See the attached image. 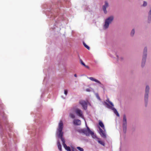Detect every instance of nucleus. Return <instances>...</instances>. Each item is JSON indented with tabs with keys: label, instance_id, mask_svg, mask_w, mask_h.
<instances>
[{
	"label": "nucleus",
	"instance_id": "1",
	"mask_svg": "<svg viewBox=\"0 0 151 151\" xmlns=\"http://www.w3.org/2000/svg\"><path fill=\"white\" fill-rule=\"evenodd\" d=\"M63 128V123L62 121L60 120L58 124V128L57 129V134L59 137L60 138L62 141L63 145H64L65 141V139L63 137V132H62V130Z\"/></svg>",
	"mask_w": 151,
	"mask_h": 151
},
{
	"label": "nucleus",
	"instance_id": "2",
	"mask_svg": "<svg viewBox=\"0 0 151 151\" xmlns=\"http://www.w3.org/2000/svg\"><path fill=\"white\" fill-rule=\"evenodd\" d=\"M113 19L114 17L112 16H110L106 19L105 22L104 27L105 29L109 27L110 23L111 22Z\"/></svg>",
	"mask_w": 151,
	"mask_h": 151
},
{
	"label": "nucleus",
	"instance_id": "3",
	"mask_svg": "<svg viewBox=\"0 0 151 151\" xmlns=\"http://www.w3.org/2000/svg\"><path fill=\"white\" fill-rule=\"evenodd\" d=\"M147 49L146 47L145 48L143 51V58L142 59L141 65L143 67L145 64L147 55Z\"/></svg>",
	"mask_w": 151,
	"mask_h": 151
},
{
	"label": "nucleus",
	"instance_id": "4",
	"mask_svg": "<svg viewBox=\"0 0 151 151\" xmlns=\"http://www.w3.org/2000/svg\"><path fill=\"white\" fill-rule=\"evenodd\" d=\"M127 127V122L126 117L125 115L123 116V127L124 132L125 133L126 132Z\"/></svg>",
	"mask_w": 151,
	"mask_h": 151
},
{
	"label": "nucleus",
	"instance_id": "5",
	"mask_svg": "<svg viewBox=\"0 0 151 151\" xmlns=\"http://www.w3.org/2000/svg\"><path fill=\"white\" fill-rule=\"evenodd\" d=\"M88 102L87 101H85L83 100H81L79 101V103L81 105L84 109L86 110L87 108Z\"/></svg>",
	"mask_w": 151,
	"mask_h": 151
},
{
	"label": "nucleus",
	"instance_id": "6",
	"mask_svg": "<svg viewBox=\"0 0 151 151\" xmlns=\"http://www.w3.org/2000/svg\"><path fill=\"white\" fill-rule=\"evenodd\" d=\"M83 132L86 136H89L90 134L93 135L94 134L93 132L90 130L88 127H87V129L83 130Z\"/></svg>",
	"mask_w": 151,
	"mask_h": 151
},
{
	"label": "nucleus",
	"instance_id": "7",
	"mask_svg": "<svg viewBox=\"0 0 151 151\" xmlns=\"http://www.w3.org/2000/svg\"><path fill=\"white\" fill-rule=\"evenodd\" d=\"M149 89V86H146L145 89V103H146L147 100Z\"/></svg>",
	"mask_w": 151,
	"mask_h": 151
},
{
	"label": "nucleus",
	"instance_id": "8",
	"mask_svg": "<svg viewBox=\"0 0 151 151\" xmlns=\"http://www.w3.org/2000/svg\"><path fill=\"white\" fill-rule=\"evenodd\" d=\"M105 103L108 108L111 109L118 116H119V114L116 110L115 108L113 107V106H110L107 103L105 102Z\"/></svg>",
	"mask_w": 151,
	"mask_h": 151
},
{
	"label": "nucleus",
	"instance_id": "9",
	"mask_svg": "<svg viewBox=\"0 0 151 151\" xmlns=\"http://www.w3.org/2000/svg\"><path fill=\"white\" fill-rule=\"evenodd\" d=\"M99 133L101 136L104 138H106V136L105 131L100 127H99Z\"/></svg>",
	"mask_w": 151,
	"mask_h": 151
},
{
	"label": "nucleus",
	"instance_id": "10",
	"mask_svg": "<svg viewBox=\"0 0 151 151\" xmlns=\"http://www.w3.org/2000/svg\"><path fill=\"white\" fill-rule=\"evenodd\" d=\"M75 112L78 116L81 117H83L82 111L81 110L77 109L75 110Z\"/></svg>",
	"mask_w": 151,
	"mask_h": 151
},
{
	"label": "nucleus",
	"instance_id": "11",
	"mask_svg": "<svg viewBox=\"0 0 151 151\" xmlns=\"http://www.w3.org/2000/svg\"><path fill=\"white\" fill-rule=\"evenodd\" d=\"M105 5H104L103 6V9L104 13L105 14H106L107 13L106 8L109 5L108 2L106 1H105Z\"/></svg>",
	"mask_w": 151,
	"mask_h": 151
},
{
	"label": "nucleus",
	"instance_id": "12",
	"mask_svg": "<svg viewBox=\"0 0 151 151\" xmlns=\"http://www.w3.org/2000/svg\"><path fill=\"white\" fill-rule=\"evenodd\" d=\"M73 123L75 125H80L81 124V121L78 119H74L73 121Z\"/></svg>",
	"mask_w": 151,
	"mask_h": 151
},
{
	"label": "nucleus",
	"instance_id": "13",
	"mask_svg": "<svg viewBox=\"0 0 151 151\" xmlns=\"http://www.w3.org/2000/svg\"><path fill=\"white\" fill-rule=\"evenodd\" d=\"M89 79H90L91 80V81H95V82H96L100 84H101V83L98 80L96 79H94L93 78V77H89V78H88Z\"/></svg>",
	"mask_w": 151,
	"mask_h": 151
},
{
	"label": "nucleus",
	"instance_id": "14",
	"mask_svg": "<svg viewBox=\"0 0 151 151\" xmlns=\"http://www.w3.org/2000/svg\"><path fill=\"white\" fill-rule=\"evenodd\" d=\"M63 146L65 149L67 151H71L70 147L69 146H67L66 144H65Z\"/></svg>",
	"mask_w": 151,
	"mask_h": 151
},
{
	"label": "nucleus",
	"instance_id": "15",
	"mask_svg": "<svg viewBox=\"0 0 151 151\" xmlns=\"http://www.w3.org/2000/svg\"><path fill=\"white\" fill-rule=\"evenodd\" d=\"M57 145L59 150L60 151H62V147L61 145L59 142V141H58L57 142Z\"/></svg>",
	"mask_w": 151,
	"mask_h": 151
},
{
	"label": "nucleus",
	"instance_id": "16",
	"mask_svg": "<svg viewBox=\"0 0 151 151\" xmlns=\"http://www.w3.org/2000/svg\"><path fill=\"white\" fill-rule=\"evenodd\" d=\"M99 124L100 126L103 129H104V125L103 122L101 121H99Z\"/></svg>",
	"mask_w": 151,
	"mask_h": 151
},
{
	"label": "nucleus",
	"instance_id": "17",
	"mask_svg": "<svg viewBox=\"0 0 151 151\" xmlns=\"http://www.w3.org/2000/svg\"><path fill=\"white\" fill-rule=\"evenodd\" d=\"M98 142L99 143H100L102 145L104 146H105V143L103 141H101V140H99L98 141Z\"/></svg>",
	"mask_w": 151,
	"mask_h": 151
},
{
	"label": "nucleus",
	"instance_id": "18",
	"mask_svg": "<svg viewBox=\"0 0 151 151\" xmlns=\"http://www.w3.org/2000/svg\"><path fill=\"white\" fill-rule=\"evenodd\" d=\"M83 45H84V46L88 50H90V47L88 46L87 45H86V44L84 42H83Z\"/></svg>",
	"mask_w": 151,
	"mask_h": 151
},
{
	"label": "nucleus",
	"instance_id": "19",
	"mask_svg": "<svg viewBox=\"0 0 151 151\" xmlns=\"http://www.w3.org/2000/svg\"><path fill=\"white\" fill-rule=\"evenodd\" d=\"M106 101L108 102L110 104V105L111 106H113L114 105L112 104V103L109 101V99H107L106 100Z\"/></svg>",
	"mask_w": 151,
	"mask_h": 151
},
{
	"label": "nucleus",
	"instance_id": "20",
	"mask_svg": "<svg viewBox=\"0 0 151 151\" xmlns=\"http://www.w3.org/2000/svg\"><path fill=\"white\" fill-rule=\"evenodd\" d=\"M69 115L71 118L73 119L75 118V115L72 113H70Z\"/></svg>",
	"mask_w": 151,
	"mask_h": 151
},
{
	"label": "nucleus",
	"instance_id": "21",
	"mask_svg": "<svg viewBox=\"0 0 151 151\" xmlns=\"http://www.w3.org/2000/svg\"><path fill=\"white\" fill-rule=\"evenodd\" d=\"M77 149H78L80 151H84L83 149L79 147H77Z\"/></svg>",
	"mask_w": 151,
	"mask_h": 151
},
{
	"label": "nucleus",
	"instance_id": "22",
	"mask_svg": "<svg viewBox=\"0 0 151 151\" xmlns=\"http://www.w3.org/2000/svg\"><path fill=\"white\" fill-rule=\"evenodd\" d=\"M134 32H135V31H134V29H133L132 30L131 33V35L132 36H133L134 35Z\"/></svg>",
	"mask_w": 151,
	"mask_h": 151
},
{
	"label": "nucleus",
	"instance_id": "23",
	"mask_svg": "<svg viewBox=\"0 0 151 151\" xmlns=\"http://www.w3.org/2000/svg\"><path fill=\"white\" fill-rule=\"evenodd\" d=\"M147 5V2L145 1H144L143 4V6H145Z\"/></svg>",
	"mask_w": 151,
	"mask_h": 151
},
{
	"label": "nucleus",
	"instance_id": "24",
	"mask_svg": "<svg viewBox=\"0 0 151 151\" xmlns=\"http://www.w3.org/2000/svg\"><path fill=\"white\" fill-rule=\"evenodd\" d=\"M81 63L82 65H83L84 66H85V64L81 60Z\"/></svg>",
	"mask_w": 151,
	"mask_h": 151
},
{
	"label": "nucleus",
	"instance_id": "25",
	"mask_svg": "<svg viewBox=\"0 0 151 151\" xmlns=\"http://www.w3.org/2000/svg\"><path fill=\"white\" fill-rule=\"evenodd\" d=\"M96 97H97V98L98 99H99V100L100 99V97L99 96V95H98V93H96Z\"/></svg>",
	"mask_w": 151,
	"mask_h": 151
},
{
	"label": "nucleus",
	"instance_id": "26",
	"mask_svg": "<svg viewBox=\"0 0 151 151\" xmlns=\"http://www.w3.org/2000/svg\"><path fill=\"white\" fill-rule=\"evenodd\" d=\"M68 93V91L67 90H64V93L66 95Z\"/></svg>",
	"mask_w": 151,
	"mask_h": 151
},
{
	"label": "nucleus",
	"instance_id": "27",
	"mask_svg": "<svg viewBox=\"0 0 151 151\" xmlns=\"http://www.w3.org/2000/svg\"><path fill=\"white\" fill-rule=\"evenodd\" d=\"M85 67H86V68H88V69H89V67L88 66H87V65H85V66H84Z\"/></svg>",
	"mask_w": 151,
	"mask_h": 151
},
{
	"label": "nucleus",
	"instance_id": "28",
	"mask_svg": "<svg viewBox=\"0 0 151 151\" xmlns=\"http://www.w3.org/2000/svg\"><path fill=\"white\" fill-rule=\"evenodd\" d=\"M74 76L75 77H77V75L76 74H75L74 75Z\"/></svg>",
	"mask_w": 151,
	"mask_h": 151
},
{
	"label": "nucleus",
	"instance_id": "29",
	"mask_svg": "<svg viewBox=\"0 0 151 151\" xmlns=\"http://www.w3.org/2000/svg\"><path fill=\"white\" fill-rule=\"evenodd\" d=\"M117 57L118 58V57L117 55Z\"/></svg>",
	"mask_w": 151,
	"mask_h": 151
}]
</instances>
